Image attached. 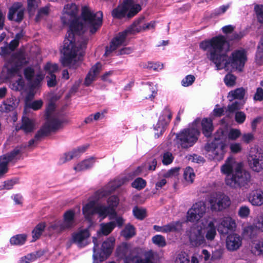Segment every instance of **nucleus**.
<instances>
[{
	"mask_svg": "<svg viewBox=\"0 0 263 263\" xmlns=\"http://www.w3.org/2000/svg\"><path fill=\"white\" fill-rule=\"evenodd\" d=\"M78 7L74 3L65 5L61 20L63 24L69 26V30L64 41V57L61 59L65 66L75 68L82 60L87 41L80 35L89 29L95 33L101 26L103 13L98 11L93 13L87 6L82 8L81 17H78Z\"/></svg>",
	"mask_w": 263,
	"mask_h": 263,
	"instance_id": "obj_1",
	"label": "nucleus"
},
{
	"mask_svg": "<svg viewBox=\"0 0 263 263\" xmlns=\"http://www.w3.org/2000/svg\"><path fill=\"white\" fill-rule=\"evenodd\" d=\"M201 49L207 51L208 58L215 65L217 70L224 69L227 71L234 69L241 71L247 58L243 49L237 50L228 57V44L223 35H218L202 41L200 44Z\"/></svg>",
	"mask_w": 263,
	"mask_h": 263,
	"instance_id": "obj_2",
	"label": "nucleus"
},
{
	"mask_svg": "<svg viewBox=\"0 0 263 263\" xmlns=\"http://www.w3.org/2000/svg\"><path fill=\"white\" fill-rule=\"evenodd\" d=\"M236 228L234 219L228 216L211 220L202 219L199 224L193 225L186 231L190 242L195 247H204L207 241H213L216 235V228L221 234H226Z\"/></svg>",
	"mask_w": 263,
	"mask_h": 263,
	"instance_id": "obj_3",
	"label": "nucleus"
},
{
	"mask_svg": "<svg viewBox=\"0 0 263 263\" xmlns=\"http://www.w3.org/2000/svg\"><path fill=\"white\" fill-rule=\"evenodd\" d=\"M107 205H105L94 200H89L83 204L82 207V212L85 218L92 223L95 214L98 215L100 220L108 216L109 219H115L117 225L121 227L124 223V220L121 217L117 215L115 210L119 203V199L115 196H110L107 199Z\"/></svg>",
	"mask_w": 263,
	"mask_h": 263,
	"instance_id": "obj_4",
	"label": "nucleus"
},
{
	"mask_svg": "<svg viewBox=\"0 0 263 263\" xmlns=\"http://www.w3.org/2000/svg\"><path fill=\"white\" fill-rule=\"evenodd\" d=\"M241 135V131L236 128H231L227 133L219 129L215 135L213 142L205 146L208 155L212 159L218 160L222 159L224 154L227 151L228 140L234 141L237 139Z\"/></svg>",
	"mask_w": 263,
	"mask_h": 263,
	"instance_id": "obj_5",
	"label": "nucleus"
},
{
	"mask_svg": "<svg viewBox=\"0 0 263 263\" xmlns=\"http://www.w3.org/2000/svg\"><path fill=\"white\" fill-rule=\"evenodd\" d=\"M220 170L221 172L226 175V183L230 187L236 188L243 186L250 181V175L243 170L242 163L232 157L227 159Z\"/></svg>",
	"mask_w": 263,
	"mask_h": 263,
	"instance_id": "obj_6",
	"label": "nucleus"
},
{
	"mask_svg": "<svg viewBox=\"0 0 263 263\" xmlns=\"http://www.w3.org/2000/svg\"><path fill=\"white\" fill-rule=\"evenodd\" d=\"M155 24V22L153 21L145 24H143L142 21H140L137 24H134L130 28L119 33L112 41L109 47H106L105 55H107L119 47L125 45L126 43V36L129 33H135L143 30H149L154 28Z\"/></svg>",
	"mask_w": 263,
	"mask_h": 263,
	"instance_id": "obj_7",
	"label": "nucleus"
},
{
	"mask_svg": "<svg viewBox=\"0 0 263 263\" xmlns=\"http://www.w3.org/2000/svg\"><path fill=\"white\" fill-rule=\"evenodd\" d=\"M200 119H196L189 128L185 129L176 135L177 143L182 148L193 146L196 142L199 135Z\"/></svg>",
	"mask_w": 263,
	"mask_h": 263,
	"instance_id": "obj_8",
	"label": "nucleus"
},
{
	"mask_svg": "<svg viewBox=\"0 0 263 263\" xmlns=\"http://www.w3.org/2000/svg\"><path fill=\"white\" fill-rule=\"evenodd\" d=\"M23 56L19 55L13 58L12 62H9L5 65L7 69L8 77H14L10 84L11 88L15 90H21L23 89L24 83L20 72V64L22 61Z\"/></svg>",
	"mask_w": 263,
	"mask_h": 263,
	"instance_id": "obj_9",
	"label": "nucleus"
},
{
	"mask_svg": "<svg viewBox=\"0 0 263 263\" xmlns=\"http://www.w3.org/2000/svg\"><path fill=\"white\" fill-rule=\"evenodd\" d=\"M141 10V6L132 0H127L112 11L114 18H121L127 16L131 17Z\"/></svg>",
	"mask_w": 263,
	"mask_h": 263,
	"instance_id": "obj_10",
	"label": "nucleus"
},
{
	"mask_svg": "<svg viewBox=\"0 0 263 263\" xmlns=\"http://www.w3.org/2000/svg\"><path fill=\"white\" fill-rule=\"evenodd\" d=\"M75 216L76 212L74 210L66 211L63 214V221H55L51 223L48 228L49 230L59 232L72 228L76 225Z\"/></svg>",
	"mask_w": 263,
	"mask_h": 263,
	"instance_id": "obj_11",
	"label": "nucleus"
},
{
	"mask_svg": "<svg viewBox=\"0 0 263 263\" xmlns=\"http://www.w3.org/2000/svg\"><path fill=\"white\" fill-rule=\"evenodd\" d=\"M115 239L114 237H110L106 239L102 245V252H99V245L97 242V239L93 237V257L95 260H98L100 261H103L112 252Z\"/></svg>",
	"mask_w": 263,
	"mask_h": 263,
	"instance_id": "obj_12",
	"label": "nucleus"
},
{
	"mask_svg": "<svg viewBox=\"0 0 263 263\" xmlns=\"http://www.w3.org/2000/svg\"><path fill=\"white\" fill-rule=\"evenodd\" d=\"M206 212V207L203 201H198L190 208L186 213V220L192 223L198 222Z\"/></svg>",
	"mask_w": 263,
	"mask_h": 263,
	"instance_id": "obj_13",
	"label": "nucleus"
},
{
	"mask_svg": "<svg viewBox=\"0 0 263 263\" xmlns=\"http://www.w3.org/2000/svg\"><path fill=\"white\" fill-rule=\"evenodd\" d=\"M130 179L127 177H123L120 179L109 182L105 187L98 190L96 193V198L99 200L110 194L116 188L120 186L128 181Z\"/></svg>",
	"mask_w": 263,
	"mask_h": 263,
	"instance_id": "obj_14",
	"label": "nucleus"
},
{
	"mask_svg": "<svg viewBox=\"0 0 263 263\" xmlns=\"http://www.w3.org/2000/svg\"><path fill=\"white\" fill-rule=\"evenodd\" d=\"M209 203L212 210L218 211H222L227 208L231 204V201L229 197L224 195L219 194L212 195L209 200Z\"/></svg>",
	"mask_w": 263,
	"mask_h": 263,
	"instance_id": "obj_15",
	"label": "nucleus"
},
{
	"mask_svg": "<svg viewBox=\"0 0 263 263\" xmlns=\"http://www.w3.org/2000/svg\"><path fill=\"white\" fill-rule=\"evenodd\" d=\"M172 118V113L168 108H165L159 118L157 123L154 125L155 137H159L164 130L165 126L169 123Z\"/></svg>",
	"mask_w": 263,
	"mask_h": 263,
	"instance_id": "obj_16",
	"label": "nucleus"
},
{
	"mask_svg": "<svg viewBox=\"0 0 263 263\" xmlns=\"http://www.w3.org/2000/svg\"><path fill=\"white\" fill-rule=\"evenodd\" d=\"M26 78L30 81L31 87L35 88L40 86L41 82L43 80L44 75L39 71L34 76V71L31 68H27L24 70Z\"/></svg>",
	"mask_w": 263,
	"mask_h": 263,
	"instance_id": "obj_17",
	"label": "nucleus"
},
{
	"mask_svg": "<svg viewBox=\"0 0 263 263\" xmlns=\"http://www.w3.org/2000/svg\"><path fill=\"white\" fill-rule=\"evenodd\" d=\"M20 152V149L16 148L10 154L5 155L0 157V178L7 172L8 163L12 161Z\"/></svg>",
	"mask_w": 263,
	"mask_h": 263,
	"instance_id": "obj_18",
	"label": "nucleus"
},
{
	"mask_svg": "<svg viewBox=\"0 0 263 263\" xmlns=\"http://www.w3.org/2000/svg\"><path fill=\"white\" fill-rule=\"evenodd\" d=\"M242 239L237 234L232 233L229 234L226 239V247L230 251H235L238 249L242 245Z\"/></svg>",
	"mask_w": 263,
	"mask_h": 263,
	"instance_id": "obj_19",
	"label": "nucleus"
},
{
	"mask_svg": "<svg viewBox=\"0 0 263 263\" xmlns=\"http://www.w3.org/2000/svg\"><path fill=\"white\" fill-rule=\"evenodd\" d=\"M90 235L88 229H80L73 234L72 239L79 246L82 247L87 244V239Z\"/></svg>",
	"mask_w": 263,
	"mask_h": 263,
	"instance_id": "obj_20",
	"label": "nucleus"
},
{
	"mask_svg": "<svg viewBox=\"0 0 263 263\" xmlns=\"http://www.w3.org/2000/svg\"><path fill=\"white\" fill-rule=\"evenodd\" d=\"M24 16V9L20 3L14 4L9 9L8 18L16 22L21 21Z\"/></svg>",
	"mask_w": 263,
	"mask_h": 263,
	"instance_id": "obj_21",
	"label": "nucleus"
},
{
	"mask_svg": "<svg viewBox=\"0 0 263 263\" xmlns=\"http://www.w3.org/2000/svg\"><path fill=\"white\" fill-rule=\"evenodd\" d=\"M249 161L254 171L259 172L263 169V153H257L254 157L250 155Z\"/></svg>",
	"mask_w": 263,
	"mask_h": 263,
	"instance_id": "obj_22",
	"label": "nucleus"
},
{
	"mask_svg": "<svg viewBox=\"0 0 263 263\" xmlns=\"http://www.w3.org/2000/svg\"><path fill=\"white\" fill-rule=\"evenodd\" d=\"M249 202L255 206L263 204V192L261 190H254L251 192L248 197Z\"/></svg>",
	"mask_w": 263,
	"mask_h": 263,
	"instance_id": "obj_23",
	"label": "nucleus"
},
{
	"mask_svg": "<svg viewBox=\"0 0 263 263\" xmlns=\"http://www.w3.org/2000/svg\"><path fill=\"white\" fill-rule=\"evenodd\" d=\"M19 101L14 97H11L0 104V111L7 112L13 110L18 105Z\"/></svg>",
	"mask_w": 263,
	"mask_h": 263,
	"instance_id": "obj_24",
	"label": "nucleus"
},
{
	"mask_svg": "<svg viewBox=\"0 0 263 263\" xmlns=\"http://www.w3.org/2000/svg\"><path fill=\"white\" fill-rule=\"evenodd\" d=\"M61 125V123L58 120H53L46 123L44 126L41 129L39 133L41 135H46L49 132L59 129Z\"/></svg>",
	"mask_w": 263,
	"mask_h": 263,
	"instance_id": "obj_25",
	"label": "nucleus"
},
{
	"mask_svg": "<svg viewBox=\"0 0 263 263\" xmlns=\"http://www.w3.org/2000/svg\"><path fill=\"white\" fill-rule=\"evenodd\" d=\"M34 93L30 92L25 99V111H26L28 108H31L33 110H38L43 105V101L41 100H36L30 102L29 100L33 98Z\"/></svg>",
	"mask_w": 263,
	"mask_h": 263,
	"instance_id": "obj_26",
	"label": "nucleus"
},
{
	"mask_svg": "<svg viewBox=\"0 0 263 263\" xmlns=\"http://www.w3.org/2000/svg\"><path fill=\"white\" fill-rule=\"evenodd\" d=\"M86 149V147L82 146L74 149L72 151L66 153L61 158V161L64 163L67 161H69L74 157L79 155L80 154L84 152Z\"/></svg>",
	"mask_w": 263,
	"mask_h": 263,
	"instance_id": "obj_27",
	"label": "nucleus"
},
{
	"mask_svg": "<svg viewBox=\"0 0 263 263\" xmlns=\"http://www.w3.org/2000/svg\"><path fill=\"white\" fill-rule=\"evenodd\" d=\"M95 162V158L94 157H90L78 163L74 167V169L77 172L84 171L92 167Z\"/></svg>",
	"mask_w": 263,
	"mask_h": 263,
	"instance_id": "obj_28",
	"label": "nucleus"
},
{
	"mask_svg": "<svg viewBox=\"0 0 263 263\" xmlns=\"http://www.w3.org/2000/svg\"><path fill=\"white\" fill-rule=\"evenodd\" d=\"M115 227L116 223L114 221L102 223L100 224V228L97 231V234L98 236L101 235H108L112 231Z\"/></svg>",
	"mask_w": 263,
	"mask_h": 263,
	"instance_id": "obj_29",
	"label": "nucleus"
},
{
	"mask_svg": "<svg viewBox=\"0 0 263 263\" xmlns=\"http://www.w3.org/2000/svg\"><path fill=\"white\" fill-rule=\"evenodd\" d=\"M35 123L33 119H29L26 117L22 118V123L21 128L26 133L33 132L35 128Z\"/></svg>",
	"mask_w": 263,
	"mask_h": 263,
	"instance_id": "obj_30",
	"label": "nucleus"
},
{
	"mask_svg": "<svg viewBox=\"0 0 263 263\" xmlns=\"http://www.w3.org/2000/svg\"><path fill=\"white\" fill-rule=\"evenodd\" d=\"M144 97L146 99L153 100L156 96L157 89L156 86L152 84H147L143 91Z\"/></svg>",
	"mask_w": 263,
	"mask_h": 263,
	"instance_id": "obj_31",
	"label": "nucleus"
},
{
	"mask_svg": "<svg viewBox=\"0 0 263 263\" xmlns=\"http://www.w3.org/2000/svg\"><path fill=\"white\" fill-rule=\"evenodd\" d=\"M28 238V234L25 233L15 235L10 238V243L12 246H21L24 245Z\"/></svg>",
	"mask_w": 263,
	"mask_h": 263,
	"instance_id": "obj_32",
	"label": "nucleus"
},
{
	"mask_svg": "<svg viewBox=\"0 0 263 263\" xmlns=\"http://www.w3.org/2000/svg\"><path fill=\"white\" fill-rule=\"evenodd\" d=\"M46 224L45 222H40L37 224L32 230V242H34L40 238L45 230Z\"/></svg>",
	"mask_w": 263,
	"mask_h": 263,
	"instance_id": "obj_33",
	"label": "nucleus"
},
{
	"mask_svg": "<svg viewBox=\"0 0 263 263\" xmlns=\"http://www.w3.org/2000/svg\"><path fill=\"white\" fill-rule=\"evenodd\" d=\"M251 251L256 255L263 256V239L253 241L251 246Z\"/></svg>",
	"mask_w": 263,
	"mask_h": 263,
	"instance_id": "obj_34",
	"label": "nucleus"
},
{
	"mask_svg": "<svg viewBox=\"0 0 263 263\" xmlns=\"http://www.w3.org/2000/svg\"><path fill=\"white\" fill-rule=\"evenodd\" d=\"M201 124L203 134L206 137L210 136L213 130L212 120L210 119L204 118L202 119Z\"/></svg>",
	"mask_w": 263,
	"mask_h": 263,
	"instance_id": "obj_35",
	"label": "nucleus"
},
{
	"mask_svg": "<svg viewBox=\"0 0 263 263\" xmlns=\"http://www.w3.org/2000/svg\"><path fill=\"white\" fill-rule=\"evenodd\" d=\"M246 93L245 89L242 88H238L234 90L229 92L228 98L230 101H232L234 99H243Z\"/></svg>",
	"mask_w": 263,
	"mask_h": 263,
	"instance_id": "obj_36",
	"label": "nucleus"
},
{
	"mask_svg": "<svg viewBox=\"0 0 263 263\" xmlns=\"http://www.w3.org/2000/svg\"><path fill=\"white\" fill-rule=\"evenodd\" d=\"M182 229V223L179 221L173 222L164 225V233L179 231Z\"/></svg>",
	"mask_w": 263,
	"mask_h": 263,
	"instance_id": "obj_37",
	"label": "nucleus"
},
{
	"mask_svg": "<svg viewBox=\"0 0 263 263\" xmlns=\"http://www.w3.org/2000/svg\"><path fill=\"white\" fill-rule=\"evenodd\" d=\"M183 177L187 183H193L195 177L193 170L190 167H186L184 171Z\"/></svg>",
	"mask_w": 263,
	"mask_h": 263,
	"instance_id": "obj_38",
	"label": "nucleus"
},
{
	"mask_svg": "<svg viewBox=\"0 0 263 263\" xmlns=\"http://www.w3.org/2000/svg\"><path fill=\"white\" fill-rule=\"evenodd\" d=\"M105 113L106 111L104 110L102 112H97L95 114H91L85 119V122L86 123H90L93 121L102 119L104 118Z\"/></svg>",
	"mask_w": 263,
	"mask_h": 263,
	"instance_id": "obj_39",
	"label": "nucleus"
},
{
	"mask_svg": "<svg viewBox=\"0 0 263 263\" xmlns=\"http://www.w3.org/2000/svg\"><path fill=\"white\" fill-rule=\"evenodd\" d=\"M254 10L257 22L263 24V4L256 5Z\"/></svg>",
	"mask_w": 263,
	"mask_h": 263,
	"instance_id": "obj_40",
	"label": "nucleus"
},
{
	"mask_svg": "<svg viewBox=\"0 0 263 263\" xmlns=\"http://www.w3.org/2000/svg\"><path fill=\"white\" fill-rule=\"evenodd\" d=\"M179 167L173 168L165 173L163 176L165 178L171 179L174 180H177L179 174Z\"/></svg>",
	"mask_w": 263,
	"mask_h": 263,
	"instance_id": "obj_41",
	"label": "nucleus"
},
{
	"mask_svg": "<svg viewBox=\"0 0 263 263\" xmlns=\"http://www.w3.org/2000/svg\"><path fill=\"white\" fill-rule=\"evenodd\" d=\"M155 254L152 252H147L143 259H138L135 263H153Z\"/></svg>",
	"mask_w": 263,
	"mask_h": 263,
	"instance_id": "obj_42",
	"label": "nucleus"
},
{
	"mask_svg": "<svg viewBox=\"0 0 263 263\" xmlns=\"http://www.w3.org/2000/svg\"><path fill=\"white\" fill-rule=\"evenodd\" d=\"M135 234V230L134 228L130 225H127L125 229L122 232V235L126 238H129Z\"/></svg>",
	"mask_w": 263,
	"mask_h": 263,
	"instance_id": "obj_43",
	"label": "nucleus"
},
{
	"mask_svg": "<svg viewBox=\"0 0 263 263\" xmlns=\"http://www.w3.org/2000/svg\"><path fill=\"white\" fill-rule=\"evenodd\" d=\"M153 242L159 247H163L166 245L165 238L160 235H156L152 238Z\"/></svg>",
	"mask_w": 263,
	"mask_h": 263,
	"instance_id": "obj_44",
	"label": "nucleus"
},
{
	"mask_svg": "<svg viewBox=\"0 0 263 263\" xmlns=\"http://www.w3.org/2000/svg\"><path fill=\"white\" fill-rule=\"evenodd\" d=\"M146 184V182L145 180L141 178H138L136 179L132 183V185L133 187L140 190L143 189Z\"/></svg>",
	"mask_w": 263,
	"mask_h": 263,
	"instance_id": "obj_45",
	"label": "nucleus"
},
{
	"mask_svg": "<svg viewBox=\"0 0 263 263\" xmlns=\"http://www.w3.org/2000/svg\"><path fill=\"white\" fill-rule=\"evenodd\" d=\"M242 235L244 237H252L255 235V228L252 225L245 227L242 230Z\"/></svg>",
	"mask_w": 263,
	"mask_h": 263,
	"instance_id": "obj_46",
	"label": "nucleus"
},
{
	"mask_svg": "<svg viewBox=\"0 0 263 263\" xmlns=\"http://www.w3.org/2000/svg\"><path fill=\"white\" fill-rule=\"evenodd\" d=\"M37 258V256L36 254H28L20 258V263H30L36 260Z\"/></svg>",
	"mask_w": 263,
	"mask_h": 263,
	"instance_id": "obj_47",
	"label": "nucleus"
},
{
	"mask_svg": "<svg viewBox=\"0 0 263 263\" xmlns=\"http://www.w3.org/2000/svg\"><path fill=\"white\" fill-rule=\"evenodd\" d=\"M236 78L235 76L228 73L224 78V82L228 87H233L235 85Z\"/></svg>",
	"mask_w": 263,
	"mask_h": 263,
	"instance_id": "obj_48",
	"label": "nucleus"
},
{
	"mask_svg": "<svg viewBox=\"0 0 263 263\" xmlns=\"http://www.w3.org/2000/svg\"><path fill=\"white\" fill-rule=\"evenodd\" d=\"M44 69L48 74H54L58 70V66L56 64L48 63L45 66Z\"/></svg>",
	"mask_w": 263,
	"mask_h": 263,
	"instance_id": "obj_49",
	"label": "nucleus"
},
{
	"mask_svg": "<svg viewBox=\"0 0 263 263\" xmlns=\"http://www.w3.org/2000/svg\"><path fill=\"white\" fill-rule=\"evenodd\" d=\"M195 80V77L193 75L189 74L182 79L181 81V84L184 87H188L191 85Z\"/></svg>",
	"mask_w": 263,
	"mask_h": 263,
	"instance_id": "obj_50",
	"label": "nucleus"
},
{
	"mask_svg": "<svg viewBox=\"0 0 263 263\" xmlns=\"http://www.w3.org/2000/svg\"><path fill=\"white\" fill-rule=\"evenodd\" d=\"M256 228L260 232H263V215H258L254 220Z\"/></svg>",
	"mask_w": 263,
	"mask_h": 263,
	"instance_id": "obj_51",
	"label": "nucleus"
},
{
	"mask_svg": "<svg viewBox=\"0 0 263 263\" xmlns=\"http://www.w3.org/2000/svg\"><path fill=\"white\" fill-rule=\"evenodd\" d=\"M188 255L185 253H181L176 257L175 263H189Z\"/></svg>",
	"mask_w": 263,
	"mask_h": 263,
	"instance_id": "obj_52",
	"label": "nucleus"
},
{
	"mask_svg": "<svg viewBox=\"0 0 263 263\" xmlns=\"http://www.w3.org/2000/svg\"><path fill=\"white\" fill-rule=\"evenodd\" d=\"M133 213L134 216L138 219H142L146 216V211L143 209H139L135 208L133 209Z\"/></svg>",
	"mask_w": 263,
	"mask_h": 263,
	"instance_id": "obj_53",
	"label": "nucleus"
},
{
	"mask_svg": "<svg viewBox=\"0 0 263 263\" xmlns=\"http://www.w3.org/2000/svg\"><path fill=\"white\" fill-rule=\"evenodd\" d=\"M15 205H22L23 202V196L20 194H13L11 197Z\"/></svg>",
	"mask_w": 263,
	"mask_h": 263,
	"instance_id": "obj_54",
	"label": "nucleus"
},
{
	"mask_svg": "<svg viewBox=\"0 0 263 263\" xmlns=\"http://www.w3.org/2000/svg\"><path fill=\"white\" fill-rule=\"evenodd\" d=\"M253 99L256 101H261L263 100V89L261 87H258L254 93Z\"/></svg>",
	"mask_w": 263,
	"mask_h": 263,
	"instance_id": "obj_55",
	"label": "nucleus"
},
{
	"mask_svg": "<svg viewBox=\"0 0 263 263\" xmlns=\"http://www.w3.org/2000/svg\"><path fill=\"white\" fill-rule=\"evenodd\" d=\"M102 70V65L100 63H97L93 65L90 69L89 72H91L96 77H98L100 71Z\"/></svg>",
	"mask_w": 263,
	"mask_h": 263,
	"instance_id": "obj_56",
	"label": "nucleus"
},
{
	"mask_svg": "<svg viewBox=\"0 0 263 263\" xmlns=\"http://www.w3.org/2000/svg\"><path fill=\"white\" fill-rule=\"evenodd\" d=\"M174 158L172 154L169 152H166L163 154L162 162L165 165H167L172 162Z\"/></svg>",
	"mask_w": 263,
	"mask_h": 263,
	"instance_id": "obj_57",
	"label": "nucleus"
},
{
	"mask_svg": "<svg viewBox=\"0 0 263 263\" xmlns=\"http://www.w3.org/2000/svg\"><path fill=\"white\" fill-rule=\"evenodd\" d=\"M97 77L93 75L91 72H88L86 76L85 81L84 85L86 86H89L93 81H95Z\"/></svg>",
	"mask_w": 263,
	"mask_h": 263,
	"instance_id": "obj_58",
	"label": "nucleus"
},
{
	"mask_svg": "<svg viewBox=\"0 0 263 263\" xmlns=\"http://www.w3.org/2000/svg\"><path fill=\"white\" fill-rule=\"evenodd\" d=\"M250 212V209L248 207L243 206L240 208L238 214L240 217L246 218L249 216Z\"/></svg>",
	"mask_w": 263,
	"mask_h": 263,
	"instance_id": "obj_59",
	"label": "nucleus"
},
{
	"mask_svg": "<svg viewBox=\"0 0 263 263\" xmlns=\"http://www.w3.org/2000/svg\"><path fill=\"white\" fill-rule=\"evenodd\" d=\"M246 114L242 111H238L235 114V120L239 124H242L246 120Z\"/></svg>",
	"mask_w": 263,
	"mask_h": 263,
	"instance_id": "obj_60",
	"label": "nucleus"
},
{
	"mask_svg": "<svg viewBox=\"0 0 263 263\" xmlns=\"http://www.w3.org/2000/svg\"><path fill=\"white\" fill-rule=\"evenodd\" d=\"M230 148L232 153H238L242 149L241 145L239 143L234 142L230 145Z\"/></svg>",
	"mask_w": 263,
	"mask_h": 263,
	"instance_id": "obj_61",
	"label": "nucleus"
},
{
	"mask_svg": "<svg viewBox=\"0 0 263 263\" xmlns=\"http://www.w3.org/2000/svg\"><path fill=\"white\" fill-rule=\"evenodd\" d=\"M47 85L49 87H53L57 84L56 77L54 74H49L47 76Z\"/></svg>",
	"mask_w": 263,
	"mask_h": 263,
	"instance_id": "obj_62",
	"label": "nucleus"
},
{
	"mask_svg": "<svg viewBox=\"0 0 263 263\" xmlns=\"http://www.w3.org/2000/svg\"><path fill=\"white\" fill-rule=\"evenodd\" d=\"M254 135L252 133H249L244 134L242 136V141L245 143H249L250 142L254 140Z\"/></svg>",
	"mask_w": 263,
	"mask_h": 263,
	"instance_id": "obj_63",
	"label": "nucleus"
},
{
	"mask_svg": "<svg viewBox=\"0 0 263 263\" xmlns=\"http://www.w3.org/2000/svg\"><path fill=\"white\" fill-rule=\"evenodd\" d=\"M242 105L235 102L233 103L231 105H229L228 107V110L230 112H233L234 111L238 110L241 108Z\"/></svg>",
	"mask_w": 263,
	"mask_h": 263,
	"instance_id": "obj_64",
	"label": "nucleus"
}]
</instances>
